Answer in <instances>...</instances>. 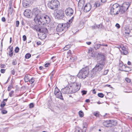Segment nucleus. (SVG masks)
Returning <instances> with one entry per match:
<instances>
[{"label": "nucleus", "instance_id": "nucleus-1", "mask_svg": "<svg viewBox=\"0 0 132 132\" xmlns=\"http://www.w3.org/2000/svg\"><path fill=\"white\" fill-rule=\"evenodd\" d=\"M41 12L38 10L36 9L34 10L33 15H34L35 18L34 20L35 22L39 25L44 23H48L50 21L49 17L46 15H44L41 16Z\"/></svg>", "mask_w": 132, "mask_h": 132}, {"label": "nucleus", "instance_id": "nucleus-2", "mask_svg": "<svg viewBox=\"0 0 132 132\" xmlns=\"http://www.w3.org/2000/svg\"><path fill=\"white\" fill-rule=\"evenodd\" d=\"M89 73L88 68L86 67L83 68L80 71L77 76L79 78L84 79L88 77Z\"/></svg>", "mask_w": 132, "mask_h": 132}, {"label": "nucleus", "instance_id": "nucleus-3", "mask_svg": "<svg viewBox=\"0 0 132 132\" xmlns=\"http://www.w3.org/2000/svg\"><path fill=\"white\" fill-rule=\"evenodd\" d=\"M120 8L119 5L116 3L113 4L111 8L110 13L112 15L118 14L119 13H121Z\"/></svg>", "mask_w": 132, "mask_h": 132}, {"label": "nucleus", "instance_id": "nucleus-4", "mask_svg": "<svg viewBox=\"0 0 132 132\" xmlns=\"http://www.w3.org/2000/svg\"><path fill=\"white\" fill-rule=\"evenodd\" d=\"M69 27V24H68V22L66 23H59L56 28V30L57 32H61L63 30L66 31Z\"/></svg>", "mask_w": 132, "mask_h": 132}, {"label": "nucleus", "instance_id": "nucleus-5", "mask_svg": "<svg viewBox=\"0 0 132 132\" xmlns=\"http://www.w3.org/2000/svg\"><path fill=\"white\" fill-rule=\"evenodd\" d=\"M59 2L57 0H51L47 4L48 7L53 10L57 9Z\"/></svg>", "mask_w": 132, "mask_h": 132}, {"label": "nucleus", "instance_id": "nucleus-6", "mask_svg": "<svg viewBox=\"0 0 132 132\" xmlns=\"http://www.w3.org/2000/svg\"><path fill=\"white\" fill-rule=\"evenodd\" d=\"M71 93H74L78 91L80 89L79 84L76 82H74L70 86Z\"/></svg>", "mask_w": 132, "mask_h": 132}, {"label": "nucleus", "instance_id": "nucleus-7", "mask_svg": "<svg viewBox=\"0 0 132 132\" xmlns=\"http://www.w3.org/2000/svg\"><path fill=\"white\" fill-rule=\"evenodd\" d=\"M105 64V62L100 61V62L97 64L94 68V70L96 71H100L103 69Z\"/></svg>", "mask_w": 132, "mask_h": 132}, {"label": "nucleus", "instance_id": "nucleus-8", "mask_svg": "<svg viewBox=\"0 0 132 132\" xmlns=\"http://www.w3.org/2000/svg\"><path fill=\"white\" fill-rule=\"evenodd\" d=\"M129 3H124L120 8L121 13H123L126 11L130 6Z\"/></svg>", "mask_w": 132, "mask_h": 132}, {"label": "nucleus", "instance_id": "nucleus-9", "mask_svg": "<svg viewBox=\"0 0 132 132\" xmlns=\"http://www.w3.org/2000/svg\"><path fill=\"white\" fill-rule=\"evenodd\" d=\"M64 14L63 11L60 10L57 12L55 17L58 19H62L64 17Z\"/></svg>", "mask_w": 132, "mask_h": 132}, {"label": "nucleus", "instance_id": "nucleus-10", "mask_svg": "<svg viewBox=\"0 0 132 132\" xmlns=\"http://www.w3.org/2000/svg\"><path fill=\"white\" fill-rule=\"evenodd\" d=\"M70 87V86H67L61 89V92L63 94H68L72 93Z\"/></svg>", "mask_w": 132, "mask_h": 132}, {"label": "nucleus", "instance_id": "nucleus-11", "mask_svg": "<svg viewBox=\"0 0 132 132\" xmlns=\"http://www.w3.org/2000/svg\"><path fill=\"white\" fill-rule=\"evenodd\" d=\"M65 12L67 15L70 16L73 14V10L72 8L69 7L66 9Z\"/></svg>", "mask_w": 132, "mask_h": 132}, {"label": "nucleus", "instance_id": "nucleus-12", "mask_svg": "<svg viewBox=\"0 0 132 132\" xmlns=\"http://www.w3.org/2000/svg\"><path fill=\"white\" fill-rule=\"evenodd\" d=\"M24 15L28 18H31L32 16V14L31 11L29 9H26L24 12Z\"/></svg>", "mask_w": 132, "mask_h": 132}, {"label": "nucleus", "instance_id": "nucleus-13", "mask_svg": "<svg viewBox=\"0 0 132 132\" xmlns=\"http://www.w3.org/2000/svg\"><path fill=\"white\" fill-rule=\"evenodd\" d=\"M112 121L111 120H106L104 121L103 122V125L105 127H109L112 126Z\"/></svg>", "mask_w": 132, "mask_h": 132}, {"label": "nucleus", "instance_id": "nucleus-14", "mask_svg": "<svg viewBox=\"0 0 132 132\" xmlns=\"http://www.w3.org/2000/svg\"><path fill=\"white\" fill-rule=\"evenodd\" d=\"M91 7V5L90 3H87L84 7V11L85 12H88L90 10Z\"/></svg>", "mask_w": 132, "mask_h": 132}, {"label": "nucleus", "instance_id": "nucleus-15", "mask_svg": "<svg viewBox=\"0 0 132 132\" xmlns=\"http://www.w3.org/2000/svg\"><path fill=\"white\" fill-rule=\"evenodd\" d=\"M119 50L121 53L123 55H126L128 53L127 49L124 46L121 47Z\"/></svg>", "mask_w": 132, "mask_h": 132}, {"label": "nucleus", "instance_id": "nucleus-16", "mask_svg": "<svg viewBox=\"0 0 132 132\" xmlns=\"http://www.w3.org/2000/svg\"><path fill=\"white\" fill-rule=\"evenodd\" d=\"M40 32L44 33L43 35L44 36V38H45L46 37L45 33L47 32V29L45 27H42L40 29Z\"/></svg>", "mask_w": 132, "mask_h": 132}, {"label": "nucleus", "instance_id": "nucleus-17", "mask_svg": "<svg viewBox=\"0 0 132 132\" xmlns=\"http://www.w3.org/2000/svg\"><path fill=\"white\" fill-rule=\"evenodd\" d=\"M55 95L56 97L63 100V99L61 92H59L58 93L55 94Z\"/></svg>", "mask_w": 132, "mask_h": 132}, {"label": "nucleus", "instance_id": "nucleus-18", "mask_svg": "<svg viewBox=\"0 0 132 132\" xmlns=\"http://www.w3.org/2000/svg\"><path fill=\"white\" fill-rule=\"evenodd\" d=\"M9 49H10V51L9 52V55L10 57H12L13 55V47H11L10 46L9 47Z\"/></svg>", "mask_w": 132, "mask_h": 132}, {"label": "nucleus", "instance_id": "nucleus-19", "mask_svg": "<svg viewBox=\"0 0 132 132\" xmlns=\"http://www.w3.org/2000/svg\"><path fill=\"white\" fill-rule=\"evenodd\" d=\"M30 75L27 74L25 75L24 79L25 82H27L30 80Z\"/></svg>", "mask_w": 132, "mask_h": 132}, {"label": "nucleus", "instance_id": "nucleus-20", "mask_svg": "<svg viewBox=\"0 0 132 132\" xmlns=\"http://www.w3.org/2000/svg\"><path fill=\"white\" fill-rule=\"evenodd\" d=\"M100 54H99L97 52L92 53V56L93 57H97L99 56Z\"/></svg>", "mask_w": 132, "mask_h": 132}, {"label": "nucleus", "instance_id": "nucleus-21", "mask_svg": "<svg viewBox=\"0 0 132 132\" xmlns=\"http://www.w3.org/2000/svg\"><path fill=\"white\" fill-rule=\"evenodd\" d=\"M99 56L101 57V61H100L102 62L103 61L104 62L105 58L104 55L102 54H100Z\"/></svg>", "mask_w": 132, "mask_h": 132}, {"label": "nucleus", "instance_id": "nucleus-22", "mask_svg": "<svg viewBox=\"0 0 132 132\" xmlns=\"http://www.w3.org/2000/svg\"><path fill=\"white\" fill-rule=\"evenodd\" d=\"M22 4L23 6L25 7H27L28 5V3L27 1H26V0H23Z\"/></svg>", "mask_w": 132, "mask_h": 132}, {"label": "nucleus", "instance_id": "nucleus-23", "mask_svg": "<svg viewBox=\"0 0 132 132\" xmlns=\"http://www.w3.org/2000/svg\"><path fill=\"white\" fill-rule=\"evenodd\" d=\"M126 66L123 65H121L119 69L121 71H124Z\"/></svg>", "mask_w": 132, "mask_h": 132}, {"label": "nucleus", "instance_id": "nucleus-24", "mask_svg": "<svg viewBox=\"0 0 132 132\" xmlns=\"http://www.w3.org/2000/svg\"><path fill=\"white\" fill-rule=\"evenodd\" d=\"M59 92H61L59 89L57 88V87H56L55 88L54 92V94L55 95L57 93H58Z\"/></svg>", "mask_w": 132, "mask_h": 132}, {"label": "nucleus", "instance_id": "nucleus-25", "mask_svg": "<svg viewBox=\"0 0 132 132\" xmlns=\"http://www.w3.org/2000/svg\"><path fill=\"white\" fill-rule=\"evenodd\" d=\"M101 44H95L94 46V48L96 50L98 49L100 47Z\"/></svg>", "mask_w": 132, "mask_h": 132}, {"label": "nucleus", "instance_id": "nucleus-26", "mask_svg": "<svg viewBox=\"0 0 132 132\" xmlns=\"http://www.w3.org/2000/svg\"><path fill=\"white\" fill-rule=\"evenodd\" d=\"M101 4H100L99 2H96L94 6L96 7H98L100 6Z\"/></svg>", "mask_w": 132, "mask_h": 132}, {"label": "nucleus", "instance_id": "nucleus-27", "mask_svg": "<svg viewBox=\"0 0 132 132\" xmlns=\"http://www.w3.org/2000/svg\"><path fill=\"white\" fill-rule=\"evenodd\" d=\"M71 47L70 45H67L64 47L63 48V50L64 51L68 50Z\"/></svg>", "mask_w": 132, "mask_h": 132}, {"label": "nucleus", "instance_id": "nucleus-28", "mask_svg": "<svg viewBox=\"0 0 132 132\" xmlns=\"http://www.w3.org/2000/svg\"><path fill=\"white\" fill-rule=\"evenodd\" d=\"M131 70L130 68L127 67H126L124 71L129 72Z\"/></svg>", "mask_w": 132, "mask_h": 132}, {"label": "nucleus", "instance_id": "nucleus-29", "mask_svg": "<svg viewBox=\"0 0 132 132\" xmlns=\"http://www.w3.org/2000/svg\"><path fill=\"white\" fill-rule=\"evenodd\" d=\"M31 56V55L29 53L27 54L25 56V57L27 59H28Z\"/></svg>", "mask_w": 132, "mask_h": 132}, {"label": "nucleus", "instance_id": "nucleus-30", "mask_svg": "<svg viewBox=\"0 0 132 132\" xmlns=\"http://www.w3.org/2000/svg\"><path fill=\"white\" fill-rule=\"evenodd\" d=\"M79 114L80 117H83L84 113L81 111H80L79 112Z\"/></svg>", "mask_w": 132, "mask_h": 132}, {"label": "nucleus", "instance_id": "nucleus-31", "mask_svg": "<svg viewBox=\"0 0 132 132\" xmlns=\"http://www.w3.org/2000/svg\"><path fill=\"white\" fill-rule=\"evenodd\" d=\"M6 105V103L4 102V101H3L2 103L1 104V107L3 108L4 107V106L5 105Z\"/></svg>", "mask_w": 132, "mask_h": 132}, {"label": "nucleus", "instance_id": "nucleus-32", "mask_svg": "<svg viewBox=\"0 0 132 132\" xmlns=\"http://www.w3.org/2000/svg\"><path fill=\"white\" fill-rule=\"evenodd\" d=\"M102 25L101 24H99L98 25V26L97 25H96L95 26H93L92 27L93 29H95L96 27H98V28H99L100 27H101Z\"/></svg>", "mask_w": 132, "mask_h": 132}, {"label": "nucleus", "instance_id": "nucleus-33", "mask_svg": "<svg viewBox=\"0 0 132 132\" xmlns=\"http://www.w3.org/2000/svg\"><path fill=\"white\" fill-rule=\"evenodd\" d=\"M14 92L13 90H12L11 91L9 94V96L10 97H12L13 96V94L14 93Z\"/></svg>", "mask_w": 132, "mask_h": 132}, {"label": "nucleus", "instance_id": "nucleus-34", "mask_svg": "<svg viewBox=\"0 0 132 132\" xmlns=\"http://www.w3.org/2000/svg\"><path fill=\"white\" fill-rule=\"evenodd\" d=\"M98 96L99 97L101 98L103 97L104 96V94L103 93H98Z\"/></svg>", "mask_w": 132, "mask_h": 132}, {"label": "nucleus", "instance_id": "nucleus-35", "mask_svg": "<svg viewBox=\"0 0 132 132\" xmlns=\"http://www.w3.org/2000/svg\"><path fill=\"white\" fill-rule=\"evenodd\" d=\"M34 81L35 79L34 78H32L29 81L30 83L32 84L34 82Z\"/></svg>", "mask_w": 132, "mask_h": 132}, {"label": "nucleus", "instance_id": "nucleus-36", "mask_svg": "<svg viewBox=\"0 0 132 132\" xmlns=\"http://www.w3.org/2000/svg\"><path fill=\"white\" fill-rule=\"evenodd\" d=\"M40 28H39L37 26H35V29L37 31L40 32Z\"/></svg>", "mask_w": 132, "mask_h": 132}, {"label": "nucleus", "instance_id": "nucleus-37", "mask_svg": "<svg viewBox=\"0 0 132 132\" xmlns=\"http://www.w3.org/2000/svg\"><path fill=\"white\" fill-rule=\"evenodd\" d=\"M19 48L18 47H16L15 50L14 52L15 53H17L19 51Z\"/></svg>", "mask_w": 132, "mask_h": 132}, {"label": "nucleus", "instance_id": "nucleus-38", "mask_svg": "<svg viewBox=\"0 0 132 132\" xmlns=\"http://www.w3.org/2000/svg\"><path fill=\"white\" fill-rule=\"evenodd\" d=\"M12 87L13 86L12 85H9L8 87V90L9 91H10L12 88Z\"/></svg>", "mask_w": 132, "mask_h": 132}, {"label": "nucleus", "instance_id": "nucleus-39", "mask_svg": "<svg viewBox=\"0 0 132 132\" xmlns=\"http://www.w3.org/2000/svg\"><path fill=\"white\" fill-rule=\"evenodd\" d=\"M73 18V17L72 16L70 20H69V22L68 23V24H69L70 25V24L71 23Z\"/></svg>", "mask_w": 132, "mask_h": 132}, {"label": "nucleus", "instance_id": "nucleus-40", "mask_svg": "<svg viewBox=\"0 0 132 132\" xmlns=\"http://www.w3.org/2000/svg\"><path fill=\"white\" fill-rule=\"evenodd\" d=\"M7 111L6 110H2L1 111V113L3 114H5L7 113Z\"/></svg>", "mask_w": 132, "mask_h": 132}, {"label": "nucleus", "instance_id": "nucleus-41", "mask_svg": "<svg viewBox=\"0 0 132 132\" xmlns=\"http://www.w3.org/2000/svg\"><path fill=\"white\" fill-rule=\"evenodd\" d=\"M82 95H85L86 94L87 91H86L84 90H83L81 92Z\"/></svg>", "mask_w": 132, "mask_h": 132}, {"label": "nucleus", "instance_id": "nucleus-42", "mask_svg": "<svg viewBox=\"0 0 132 132\" xmlns=\"http://www.w3.org/2000/svg\"><path fill=\"white\" fill-rule=\"evenodd\" d=\"M12 64L13 65H15L17 64V62L16 60H14L12 62Z\"/></svg>", "mask_w": 132, "mask_h": 132}, {"label": "nucleus", "instance_id": "nucleus-43", "mask_svg": "<svg viewBox=\"0 0 132 132\" xmlns=\"http://www.w3.org/2000/svg\"><path fill=\"white\" fill-rule=\"evenodd\" d=\"M126 81L127 82L129 83L130 82V79L129 78H126L125 79Z\"/></svg>", "mask_w": 132, "mask_h": 132}, {"label": "nucleus", "instance_id": "nucleus-44", "mask_svg": "<svg viewBox=\"0 0 132 132\" xmlns=\"http://www.w3.org/2000/svg\"><path fill=\"white\" fill-rule=\"evenodd\" d=\"M93 114L94 115L97 117H98L99 116V114L97 112H94Z\"/></svg>", "mask_w": 132, "mask_h": 132}, {"label": "nucleus", "instance_id": "nucleus-45", "mask_svg": "<svg viewBox=\"0 0 132 132\" xmlns=\"http://www.w3.org/2000/svg\"><path fill=\"white\" fill-rule=\"evenodd\" d=\"M19 22L18 21H16V26L17 27H18L19 26Z\"/></svg>", "mask_w": 132, "mask_h": 132}, {"label": "nucleus", "instance_id": "nucleus-46", "mask_svg": "<svg viewBox=\"0 0 132 132\" xmlns=\"http://www.w3.org/2000/svg\"><path fill=\"white\" fill-rule=\"evenodd\" d=\"M15 71L13 69V70H11V73L13 75H14L15 73Z\"/></svg>", "mask_w": 132, "mask_h": 132}, {"label": "nucleus", "instance_id": "nucleus-47", "mask_svg": "<svg viewBox=\"0 0 132 132\" xmlns=\"http://www.w3.org/2000/svg\"><path fill=\"white\" fill-rule=\"evenodd\" d=\"M34 104L32 103H31L29 104V106L30 108H32L34 107Z\"/></svg>", "mask_w": 132, "mask_h": 132}, {"label": "nucleus", "instance_id": "nucleus-48", "mask_svg": "<svg viewBox=\"0 0 132 132\" xmlns=\"http://www.w3.org/2000/svg\"><path fill=\"white\" fill-rule=\"evenodd\" d=\"M116 27L117 28H119L120 27V25L118 24V23H117L116 25Z\"/></svg>", "mask_w": 132, "mask_h": 132}, {"label": "nucleus", "instance_id": "nucleus-49", "mask_svg": "<svg viewBox=\"0 0 132 132\" xmlns=\"http://www.w3.org/2000/svg\"><path fill=\"white\" fill-rule=\"evenodd\" d=\"M23 40L24 41H25L26 40V37L25 35H23Z\"/></svg>", "mask_w": 132, "mask_h": 132}, {"label": "nucleus", "instance_id": "nucleus-50", "mask_svg": "<svg viewBox=\"0 0 132 132\" xmlns=\"http://www.w3.org/2000/svg\"><path fill=\"white\" fill-rule=\"evenodd\" d=\"M5 70L4 69H1V72L2 73H4L5 72Z\"/></svg>", "mask_w": 132, "mask_h": 132}, {"label": "nucleus", "instance_id": "nucleus-51", "mask_svg": "<svg viewBox=\"0 0 132 132\" xmlns=\"http://www.w3.org/2000/svg\"><path fill=\"white\" fill-rule=\"evenodd\" d=\"M108 72V70H106L104 71V75H106L107 74Z\"/></svg>", "mask_w": 132, "mask_h": 132}, {"label": "nucleus", "instance_id": "nucleus-52", "mask_svg": "<svg viewBox=\"0 0 132 132\" xmlns=\"http://www.w3.org/2000/svg\"><path fill=\"white\" fill-rule=\"evenodd\" d=\"M1 20L3 22H5V18L4 17H3L2 18Z\"/></svg>", "mask_w": 132, "mask_h": 132}, {"label": "nucleus", "instance_id": "nucleus-53", "mask_svg": "<svg viewBox=\"0 0 132 132\" xmlns=\"http://www.w3.org/2000/svg\"><path fill=\"white\" fill-rule=\"evenodd\" d=\"M50 64L49 63H46L45 64V67H48V65Z\"/></svg>", "mask_w": 132, "mask_h": 132}, {"label": "nucleus", "instance_id": "nucleus-54", "mask_svg": "<svg viewBox=\"0 0 132 132\" xmlns=\"http://www.w3.org/2000/svg\"><path fill=\"white\" fill-rule=\"evenodd\" d=\"M90 101L88 99H86L85 100V102L87 103L89 102Z\"/></svg>", "mask_w": 132, "mask_h": 132}, {"label": "nucleus", "instance_id": "nucleus-55", "mask_svg": "<svg viewBox=\"0 0 132 132\" xmlns=\"http://www.w3.org/2000/svg\"><path fill=\"white\" fill-rule=\"evenodd\" d=\"M106 0H101V2L102 3H104L106 1Z\"/></svg>", "mask_w": 132, "mask_h": 132}, {"label": "nucleus", "instance_id": "nucleus-56", "mask_svg": "<svg viewBox=\"0 0 132 132\" xmlns=\"http://www.w3.org/2000/svg\"><path fill=\"white\" fill-rule=\"evenodd\" d=\"M92 92L94 94H95L96 93V92L95 90V89H93L92 91Z\"/></svg>", "mask_w": 132, "mask_h": 132}, {"label": "nucleus", "instance_id": "nucleus-57", "mask_svg": "<svg viewBox=\"0 0 132 132\" xmlns=\"http://www.w3.org/2000/svg\"><path fill=\"white\" fill-rule=\"evenodd\" d=\"M91 42H86V44L88 45H90L91 44Z\"/></svg>", "mask_w": 132, "mask_h": 132}, {"label": "nucleus", "instance_id": "nucleus-58", "mask_svg": "<svg viewBox=\"0 0 132 132\" xmlns=\"http://www.w3.org/2000/svg\"><path fill=\"white\" fill-rule=\"evenodd\" d=\"M5 66V65H2L1 66V67L2 68H4Z\"/></svg>", "mask_w": 132, "mask_h": 132}, {"label": "nucleus", "instance_id": "nucleus-59", "mask_svg": "<svg viewBox=\"0 0 132 132\" xmlns=\"http://www.w3.org/2000/svg\"><path fill=\"white\" fill-rule=\"evenodd\" d=\"M127 64L128 65H130L131 64V62L130 61H128L127 63Z\"/></svg>", "mask_w": 132, "mask_h": 132}, {"label": "nucleus", "instance_id": "nucleus-60", "mask_svg": "<svg viewBox=\"0 0 132 132\" xmlns=\"http://www.w3.org/2000/svg\"><path fill=\"white\" fill-rule=\"evenodd\" d=\"M100 48H101L102 50V51H104V48H101V47H100Z\"/></svg>", "mask_w": 132, "mask_h": 132}, {"label": "nucleus", "instance_id": "nucleus-61", "mask_svg": "<svg viewBox=\"0 0 132 132\" xmlns=\"http://www.w3.org/2000/svg\"><path fill=\"white\" fill-rule=\"evenodd\" d=\"M55 56H53V57H52V58H51V59H53V58H55Z\"/></svg>", "mask_w": 132, "mask_h": 132}, {"label": "nucleus", "instance_id": "nucleus-62", "mask_svg": "<svg viewBox=\"0 0 132 132\" xmlns=\"http://www.w3.org/2000/svg\"><path fill=\"white\" fill-rule=\"evenodd\" d=\"M105 44H101V46H105Z\"/></svg>", "mask_w": 132, "mask_h": 132}, {"label": "nucleus", "instance_id": "nucleus-63", "mask_svg": "<svg viewBox=\"0 0 132 132\" xmlns=\"http://www.w3.org/2000/svg\"><path fill=\"white\" fill-rule=\"evenodd\" d=\"M11 39H12V38L11 37H10V43H11Z\"/></svg>", "mask_w": 132, "mask_h": 132}, {"label": "nucleus", "instance_id": "nucleus-64", "mask_svg": "<svg viewBox=\"0 0 132 132\" xmlns=\"http://www.w3.org/2000/svg\"><path fill=\"white\" fill-rule=\"evenodd\" d=\"M39 68L40 69H42V67H39Z\"/></svg>", "mask_w": 132, "mask_h": 132}]
</instances>
